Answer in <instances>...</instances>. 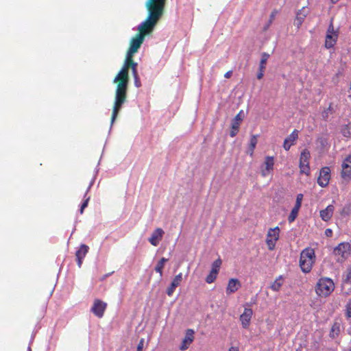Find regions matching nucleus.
Listing matches in <instances>:
<instances>
[{
  "label": "nucleus",
  "instance_id": "obj_6",
  "mask_svg": "<svg viewBox=\"0 0 351 351\" xmlns=\"http://www.w3.org/2000/svg\"><path fill=\"white\" fill-rule=\"evenodd\" d=\"M351 246L349 243L342 242L339 243L333 250V254L335 256H340L341 260L337 259V261H342L345 260L350 254Z\"/></svg>",
  "mask_w": 351,
  "mask_h": 351
},
{
  "label": "nucleus",
  "instance_id": "obj_11",
  "mask_svg": "<svg viewBox=\"0 0 351 351\" xmlns=\"http://www.w3.org/2000/svg\"><path fill=\"white\" fill-rule=\"evenodd\" d=\"M253 315V311L250 308H245L243 313L240 315L239 319L241 321L242 327L247 328L250 324V321Z\"/></svg>",
  "mask_w": 351,
  "mask_h": 351
},
{
  "label": "nucleus",
  "instance_id": "obj_50",
  "mask_svg": "<svg viewBox=\"0 0 351 351\" xmlns=\"http://www.w3.org/2000/svg\"><path fill=\"white\" fill-rule=\"evenodd\" d=\"M330 1L332 3L335 4L338 1V0H330Z\"/></svg>",
  "mask_w": 351,
  "mask_h": 351
},
{
  "label": "nucleus",
  "instance_id": "obj_40",
  "mask_svg": "<svg viewBox=\"0 0 351 351\" xmlns=\"http://www.w3.org/2000/svg\"><path fill=\"white\" fill-rule=\"evenodd\" d=\"M346 307V316L348 317H351V299L349 300Z\"/></svg>",
  "mask_w": 351,
  "mask_h": 351
},
{
  "label": "nucleus",
  "instance_id": "obj_9",
  "mask_svg": "<svg viewBox=\"0 0 351 351\" xmlns=\"http://www.w3.org/2000/svg\"><path fill=\"white\" fill-rule=\"evenodd\" d=\"M244 119V113L243 110H241L236 117L232 119L231 123V130L230 132V136L234 137L239 132V126Z\"/></svg>",
  "mask_w": 351,
  "mask_h": 351
},
{
  "label": "nucleus",
  "instance_id": "obj_26",
  "mask_svg": "<svg viewBox=\"0 0 351 351\" xmlns=\"http://www.w3.org/2000/svg\"><path fill=\"white\" fill-rule=\"evenodd\" d=\"M168 261V258L162 257L155 266L154 270L160 274V276L162 277L163 274V268L165 264Z\"/></svg>",
  "mask_w": 351,
  "mask_h": 351
},
{
  "label": "nucleus",
  "instance_id": "obj_49",
  "mask_svg": "<svg viewBox=\"0 0 351 351\" xmlns=\"http://www.w3.org/2000/svg\"><path fill=\"white\" fill-rule=\"evenodd\" d=\"M274 16H275V15H274V12H273V13H271V14L270 15V21H271V20H272V19H274Z\"/></svg>",
  "mask_w": 351,
  "mask_h": 351
},
{
  "label": "nucleus",
  "instance_id": "obj_24",
  "mask_svg": "<svg viewBox=\"0 0 351 351\" xmlns=\"http://www.w3.org/2000/svg\"><path fill=\"white\" fill-rule=\"evenodd\" d=\"M283 276H279L275 281L271 285L270 288L274 291H278L283 285Z\"/></svg>",
  "mask_w": 351,
  "mask_h": 351
},
{
  "label": "nucleus",
  "instance_id": "obj_38",
  "mask_svg": "<svg viewBox=\"0 0 351 351\" xmlns=\"http://www.w3.org/2000/svg\"><path fill=\"white\" fill-rule=\"evenodd\" d=\"M182 280V274L180 273L175 276V278L172 280V283L177 285L179 286Z\"/></svg>",
  "mask_w": 351,
  "mask_h": 351
},
{
  "label": "nucleus",
  "instance_id": "obj_47",
  "mask_svg": "<svg viewBox=\"0 0 351 351\" xmlns=\"http://www.w3.org/2000/svg\"><path fill=\"white\" fill-rule=\"evenodd\" d=\"M232 75V71H229L228 72H226L224 75V77L226 78H230Z\"/></svg>",
  "mask_w": 351,
  "mask_h": 351
},
{
  "label": "nucleus",
  "instance_id": "obj_23",
  "mask_svg": "<svg viewBox=\"0 0 351 351\" xmlns=\"http://www.w3.org/2000/svg\"><path fill=\"white\" fill-rule=\"evenodd\" d=\"M258 135H252L250 140V144L247 148V154H249L250 156H252L254 154V149L256 148L258 140Z\"/></svg>",
  "mask_w": 351,
  "mask_h": 351
},
{
  "label": "nucleus",
  "instance_id": "obj_52",
  "mask_svg": "<svg viewBox=\"0 0 351 351\" xmlns=\"http://www.w3.org/2000/svg\"><path fill=\"white\" fill-rule=\"evenodd\" d=\"M349 351H351V349Z\"/></svg>",
  "mask_w": 351,
  "mask_h": 351
},
{
  "label": "nucleus",
  "instance_id": "obj_4",
  "mask_svg": "<svg viewBox=\"0 0 351 351\" xmlns=\"http://www.w3.org/2000/svg\"><path fill=\"white\" fill-rule=\"evenodd\" d=\"M315 259V252L312 248H306L302 251L300 258V266L304 273L306 274L311 271Z\"/></svg>",
  "mask_w": 351,
  "mask_h": 351
},
{
  "label": "nucleus",
  "instance_id": "obj_42",
  "mask_svg": "<svg viewBox=\"0 0 351 351\" xmlns=\"http://www.w3.org/2000/svg\"><path fill=\"white\" fill-rule=\"evenodd\" d=\"M134 85H135V86L137 87V88L141 87V82L140 77H139L138 75H134Z\"/></svg>",
  "mask_w": 351,
  "mask_h": 351
},
{
  "label": "nucleus",
  "instance_id": "obj_20",
  "mask_svg": "<svg viewBox=\"0 0 351 351\" xmlns=\"http://www.w3.org/2000/svg\"><path fill=\"white\" fill-rule=\"evenodd\" d=\"M306 16V13L304 12V8L300 10L297 14L296 17L294 21V25L297 27L298 29L300 27L302 24L303 23L305 18Z\"/></svg>",
  "mask_w": 351,
  "mask_h": 351
},
{
  "label": "nucleus",
  "instance_id": "obj_2",
  "mask_svg": "<svg viewBox=\"0 0 351 351\" xmlns=\"http://www.w3.org/2000/svg\"><path fill=\"white\" fill-rule=\"evenodd\" d=\"M119 80H121V82L118 84L116 89L115 100L111 119V126L117 119L123 105L126 101L128 86L129 83L128 71L122 68L114 79L113 82L114 83H116Z\"/></svg>",
  "mask_w": 351,
  "mask_h": 351
},
{
  "label": "nucleus",
  "instance_id": "obj_10",
  "mask_svg": "<svg viewBox=\"0 0 351 351\" xmlns=\"http://www.w3.org/2000/svg\"><path fill=\"white\" fill-rule=\"evenodd\" d=\"M89 247L86 244H81L75 252L77 264L79 267H82L83 260L88 252Z\"/></svg>",
  "mask_w": 351,
  "mask_h": 351
},
{
  "label": "nucleus",
  "instance_id": "obj_35",
  "mask_svg": "<svg viewBox=\"0 0 351 351\" xmlns=\"http://www.w3.org/2000/svg\"><path fill=\"white\" fill-rule=\"evenodd\" d=\"M133 56H128V53H127L126 58L124 62V65L123 69H125V70L128 71L129 67L132 66V63L134 62L132 60Z\"/></svg>",
  "mask_w": 351,
  "mask_h": 351
},
{
  "label": "nucleus",
  "instance_id": "obj_8",
  "mask_svg": "<svg viewBox=\"0 0 351 351\" xmlns=\"http://www.w3.org/2000/svg\"><path fill=\"white\" fill-rule=\"evenodd\" d=\"M330 179V169L328 167H322L319 171V176L317 178V184L321 187H326L328 185Z\"/></svg>",
  "mask_w": 351,
  "mask_h": 351
},
{
  "label": "nucleus",
  "instance_id": "obj_7",
  "mask_svg": "<svg viewBox=\"0 0 351 351\" xmlns=\"http://www.w3.org/2000/svg\"><path fill=\"white\" fill-rule=\"evenodd\" d=\"M107 308V304L99 299H95L90 308L93 313L98 318L103 317L104 312Z\"/></svg>",
  "mask_w": 351,
  "mask_h": 351
},
{
  "label": "nucleus",
  "instance_id": "obj_30",
  "mask_svg": "<svg viewBox=\"0 0 351 351\" xmlns=\"http://www.w3.org/2000/svg\"><path fill=\"white\" fill-rule=\"evenodd\" d=\"M221 265V260L220 258L215 260L212 263L211 271H213V273H219Z\"/></svg>",
  "mask_w": 351,
  "mask_h": 351
},
{
  "label": "nucleus",
  "instance_id": "obj_32",
  "mask_svg": "<svg viewBox=\"0 0 351 351\" xmlns=\"http://www.w3.org/2000/svg\"><path fill=\"white\" fill-rule=\"evenodd\" d=\"M298 212L299 210H297L296 208H292L291 213L288 216V221L289 223H292L295 221L298 215Z\"/></svg>",
  "mask_w": 351,
  "mask_h": 351
},
{
  "label": "nucleus",
  "instance_id": "obj_27",
  "mask_svg": "<svg viewBox=\"0 0 351 351\" xmlns=\"http://www.w3.org/2000/svg\"><path fill=\"white\" fill-rule=\"evenodd\" d=\"M310 152L307 149H303L300 156V164L309 163Z\"/></svg>",
  "mask_w": 351,
  "mask_h": 351
},
{
  "label": "nucleus",
  "instance_id": "obj_33",
  "mask_svg": "<svg viewBox=\"0 0 351 351\" xmlns=\"http://www.w3.org/2000/svg\"><path fill=\"white\" fill-rule=\"evenodd\" d=\"M332 104H330L328 108H327L322 112V119L325 121H327L329 114L332 113Z\"/></svg>",
  "mask_w": 351,
  "mask_h": 351
},
{
  "label": "nucleus",
  "instance_id": "obj_39",
  "mask_svg": "<svg viewBox=\"0 0 351 351\" xmlns=\"http://www.w3.org/2000/svg\"><path fill=\"white\" fill-rule=\"evenodd\" d=\"M351 165V155H348L343 160L341 167L348 168Z\"/></svg>",
  "mask_w": 351,
  "mask_h": 351
},
{
  "label": "nucleus",
  "instance_id": "obj_36",
  "mask_svg": "<svg viewBox=\"0 0 351 351\" xmlns=\"http://www.w3.org/2000/svg\"><path fill=\"white\" fill-rule=\"evenodd\" d=\"M302 199H303V194H302V193L298 194L296 196L295 204L293 208H296L297 210H300L301 205H302Z\"/></svg>",
  "mask_w": 351,
  "mask_h": 351
},
{
  "label": "nucleus",
  "instance_id": "obj_22",
  "mask_svg": "<svg viewBox=\"0 0 351 351\" xmlns=\"http://www.w3.org/2000/svg\"><path fill=\"white\" fill-rule=\"evenodd\" d=\"M341 331V324L340 323L335 322L330 329V337L332 339L337 337Z\"/></svg>",
  "mask_w": 351,
  "mask_h": 351
},
{
  "label": "nucleus",
  "instance_id": "obj_29",
  "mask_svg": "<svg viewBox=\"0 0 351 351\" xmlns=\"http://www.w3.org/2000/svg\"><path fill=\"white\" fill-rule=\"evenodd\" d=\"M341 133L345 137H351V126L349 124L343 125Z\"/></svg>",
  "mask_w": 351,
  "mask_h": 351
},
{
  "label": "nucleus",
  "instance_id": "obj_18",
  "mask_svg": "<svg viewBox=\"0 0 351 351\" xmlns=\"http://www.w3.org/2000/svg\"><path fill=\"white\" fill-rule=\"evenodd\" d=\"M333 212L334 206L328 205L325 209L320 211V217L324 221H328L331 219Z\"/></svg>",
  "mask_w": 351,
  "mask_h": 351
},
{
  "label": "nucleus",
  "instance_id": "obj_37",
  "mask_svg": "<svg viewBox=\"0 0 351 351\" xmlns=\"http://www.w3.org/2000/svg\"><path fill=\"white\" fill-rule=\"evenodd\" d=\"M178 286L176 284H173V283H171L170 285L167 287V290H166V293L169 295V296H171L176 289L178 287Z\"/></svg>",
  "mask_w": 351,
  "mask_h": 351
},
{
  "label": "nucleus",
  "instance_id": "obj_31",
  "mask_svg": "<svg viewBox=\"0 0 351 351\" xmlns=\"http://www.w3.org/2000/svg\"><path fill=\"white\" fill-rule=\"evenodd\" d=\"M299 167H300L301 173L306 174V176L310 174L309 163L300 164Z\"/></svg>",
  "mask_w": 351,
  "mask_h": 351
},
{
  "label": "nucleus",
  "instance_id": "obj_34",
  "mask_svg": "<svg viewBox=\"0 0 351 351\" xmlns=\"http://www.w3.org/2000/svg\"><path fill=\"white\" fill-rule=\"evenodd\" d=\"M217 274L218 273H213V271L210 270L209 274L205 279L206 282L208 284L213 282L217 278Z\"/></svg>",
  "mask_w": 351,
  "mask_h": 351
},
{
  "label": "nucleus",
  "instance_id": "obj_1",
  "mask_svg": "<svg viewBox=\"0 0 351 351\" xmlns=\"http://www.w3.org/2000/svg\"><path fill=\"white\" fill-rule=\"evenodd\" d=\"M166 0H147L145 6L148 10L147 19L141 23L137 29L139 33L133 37L130 42V46L128 51V56H134L141 45L143 44L145 36L152 33L157 24L158 21L163 15Z\"/></svg>",
  "mask_w": 351,
  "mask_h": 351
},
{
  "label": "nucleus",
  "instance_id": "obj_5",
  "mask_svg": "<svg viewBox=\"0 0 351 351\" xmlns=\"http://www.w3.org/2000/svg\"><path fill=\"white\" fill-rule=\"evenodd\" d=\"M280 228L276 226L274 228H269L266 238V243L269 250L275 249L276 241L279 239Z\"/></svg>",
  "mask_w": 351,
  "mask_h": 351
},
{
  "label": "nucleus",
  "instance_id": "obj_21",
  "mask_svg": "<svg viewBox=\"0 0 351 351\" xmlns=\"http://www.w3.org/2000/svg\"><path fill=\"white\" fill-rule=\"evenodd\" d=\"M337 36L338 35L337 34H334V35L327 34L325 40V47L326 49L332 48L337 43Z\"/></svg>",
  "mask_w": 351,
  "mask_h": 351
},
{
  "label": "nucleus",
  "instance_id": "obj_51",
  "mask_svg": "<svg viewBox=\"0 0 351 351\" xmlns=\"http://www.w3.org/2000/svg\"><path fill=\"white\" fill-rule=\"evenodd\" d=\"M27 351H32L30 346L27 348Z\"/></svg>",
  "mask_w": 351,
  "mask_h": 351
},
{
  "label": "nucleus",
  "instance_id": "obj_45",
  "mask_svg": "<svg viewBox=\"0 0 351 351\" xmlns=\"http://www.w3.org/2000/svg\"><path fill=\"white\" fill-rule=\"evenodd\" d=\"M327 34H332V35H334V34H336V33L334 32V29H333V26H332V23H331V24L329 25V27H328Z\"/></svg>",
  "mask_w": 351,
  "mask_h": 351
},
{
  "label": "nucleus",
  "instance_id": "obj_25",
  "mask_svg": "<svg viewBox=\"0 0 351 351\" xmlns=\"http://www.w3.org/2000/svg\"><path fill=\"white\" fill-rule=\"evenodd\" d=\"M316 143L322 149L329 147L328 138L326 136H322L317 138Z\"/></svg>",
  "mask_w": 351,
  "mask_h": 351
},
{
  "label": "nucleus",
  "instance_id": "obj_14",
  "mask_svg": "<svg viewBox=\"0 0 351 351\" xmlns=\"http://www.w3.org/2000/svg\"><path fill=\"white\" fill-rule=\"evenodd\" d=\"M269 58V54L263 52L261 53V58L259 63L258 72L257 73L256 77L258 80H261L264 75L265 69L266 67V64L268 58Z\"/></svg>",
  "mask_w": 351,
  "mask_h": 351
},
{
  "label": "nucleus",
  "instance_id": "obj_19",
  "mask_svg": "<svg viewBox=\"0 0 351 351\" xmlns=\"http://www.w3.org/2000/svg\"><path fill=\"white\" fill-rule=\"evenodd\" d=\"M93 182H94V180H92L90 182L88 187L86 189V191L85 192V193L84 195L83 202H82V203L80 206V210H79L80 214H83L84 210L88 206V202H89V200L90 198V197L88 195V193L89 192L91 186H93Z\"/></svg>",
  "mask_w": 351,
  "mask_h": 351
},
{
  "label": "nucleus",
  "instance_id": "obj_28",
  "mask_svg": "<svg viewBox=\"0 0 351 351\" xmlns=\"http://www.w3.org/2000/svg\"><path fill=\"white\" fill-rule=\"evenodd\" d=\"M341 178L347 181L351 180V165L348 168L342 167Z\"/></svg>",
  "mask_w": 351,
  "mask_h": 351
},
{
  "label": "nucleus",
  "instance_id": "obj_17",
  "mask_svg": "<svg viewBox=\"0 0 351 351\" xmlns=\"http://www.w3.org/2000/svg\"><path fill=\"white\" fill-rule=\"evenodd\" d=\"M298 138V131L294 130L284 141L283 147L286 151L290 149L292 145L294 144L295 140Z\"/></svg>",
  "mask_w": 351,
  "mask_h": 351
},
{
  "label": "nucleus",
  "instance_id": "obj_13",
  "mask_svg": "<svg viewBox=\"0 0 351 351\" xmlns=\"http://www.w3.org/2000/svg\"><path fill=\"white\" fill-rule=\"evenodd\" d=\"M164 233V230L160 228L155 229L148 239L149 242L152 245L157 246L162 240Z\"/></svg>",
  "mask_w": 351,
  "mask_h": 351
},
{
  "label": "nucleus",
  "instance_id": "obj_43",
  "mask_svg": "<svg viewBox=\"0 0 351 351\" xmlns=\"http://www.w3.org/2000/svg\"><path fill=\"white\" fill-rule=\"evenodd\" d=\"M143 345L144 339H141L138 343L136 351H143Z\"/></svg>",
  "mask_w": 351,
  "mask_h": 351
},
{
  "label": "nucleus",
  "instance_id": "obj_41",
  "mask_svg": "<svg viewBox=\"0 0 351 351\" xmlns=\"http://www.w3.org/2000/svg\"><path fill=\"white\" fill-rule=\"evenodd\" d=\"M137 66H138V64L136 62L132 63L131 67H132V71L133 76L138 75V71H137Z\"/></svg>",
  "mask_w": 351,
  "mask_h": 351
},
{
  "label": "nucleus",
  "instance_id": "obj_44",
  "mask_svg": "<svg viewBox=\"0 0 351 351\" xmlns=\"http://www.w3.org/2000/svg\"><path fill=\"white\" fill-rule=\"evenodd\" d=\"M325 235L327 237H331L332 236V229L330 228H327L326 230H325Z\"/></svg>",
  "mask_w": 351,
  "mask_h": 351
},
{
  "label": "nucleus",
  "instance_id": "obj_46",
  "mask_svg": "<svg viewBox=\"0 0 351 351\" xmlns=\"http://www.w3.org/2000/svg\"><path fill=\"white\" fill-rule=\"evenodd\" d=\"M346 280L349 282H351V266L348 269Z\"/></svg>",
  "mask_w": 351,
  "mask_h": 351
},
{
  "label": "nucleus",
  "instance_id": "obj_15",
  "mask_svg": "<svg viewBox=\"0 0 351 351\" xmlns=\"http://www.w3.org/2000/svg\"><path fill=\"white\" fill-rule=\"evenodd\" d=\"M265 169H261V175L263 177L267 176L269 173L273 171L274 165V158L273 156H267L265 158Z\"/></svg>",
  "mask_w": 351,
  "mask_h": 351
},
{
  "label": "nucleus",
  "instance_id": "obj_16",
  "mask_svg": "<svg viewBox=\"0 0 351 351\" xmlns=\"http://www.w3.org/2000/svg\"><path fill=\"white\" fill-rule=\"evenodd\" d=\"M241 287V283L237 278H231L228 281L226 292L228 295L235 293Z\"/></svg>",
  "mask_w": 351,
  "mask_h": 351
},
{
  "label": "nucleus",
  "instance_id": "obj_12",
  "mask_svg": "<svg viewBox=\"0 0 351 351\" xmlns=\"http://www.w3.org/2000/svg\"><path fill=\"white\" fill-rule=\"evenodd\" d=\"M193 340L194 330L193 329L189 328L186 330L185 337L180 346V350L184 351L188 349L189 345L193 341Z\"/></svg>",
  "mask_w": 351,
  "mask_h": 351
},
{
  "label": "nucleus",
  "instance_id": "obj_3",
  "mask_svg": "<svg viewBox=\"0 0 351 351\" xmlns=\"http://www.w3.org/2000/svg\"><path fill=\"white\" fill-rule=\"evenodd\" d=\"M335 289V283L333 280L327 277L321 278L318 280L315 290L316 293L320 297H328Z\"/></svg>",
  "mask_w": 351,
  "mask_h": 351
},
{
  "label": "nucleus",
  "instance_id": "obj_48",
  "mask_svg": "<svg viewBox=\"0 0 351 351\" xmlns=\"http://www.w3.org/2000/svg\"><path fill=\"white\" fill-rule=\"evenodd\" d=\"M228 351H239V349L236 347H231Z\"/></svg>",
  "mask_w": 351,
  "mask_h": 351
}]
</instances>
